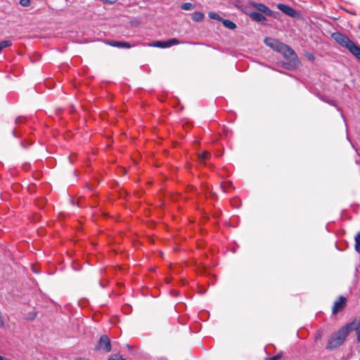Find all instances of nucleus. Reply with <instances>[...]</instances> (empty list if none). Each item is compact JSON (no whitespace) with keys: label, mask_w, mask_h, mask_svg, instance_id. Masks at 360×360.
<instances>
[{"label":"nucleus","mask_w":360,"mask_h":360,"mask_svg":"<svg viewBox=\"0 0 360 360\" xmlns=\"http://www.w3.org/2000/svg\"><path fill=\"white\" fill-rule=\"evenodd\" d=\"M250 4L255 8L258 11L262 13L267 16H272L274 12L266 5L255 1H250Z\"/></svg>","instance_id":"0eeeda50"},{"label":"nucleus","mask_w":360,"mask_h":360,"mask_svg":"<svg viewBox=\"0 0 360 360\" xmlns=\"http://www.w3.org/2000/svg\"><path fill=\"white\" fill-rule=\"evenodd\" d=\"M107 44L117 48H124L129 49L133 46L128 42L126 41H109L107 42Z\"/></svg>","instance_id":"1a4fd4ad"},{"label":"nucleus","mask_w":360,"mask_h":360,"mask_svg":"<svg viewBox=\"0 0 360 360\" xmlns=\"http://www.w3.org/2000/svg\"><path fill=\"white\" fill-rule=\"evenodd\" d=\"M204 14L200 11H195L191 15V18L195 22H201L204 19Z\"/></svg>","instance_id":"f8f14e48"},{"label":"nucleus","mask_w":360,"mask_h":360,"mask_svg":"<svg viewBox=\"0 0 360 360\" xmlns=\"http://www.w3.org/2000/svg\"><path fill=\"white\" fill-rule=\"evenodd\" d=\"M179 44H180V41L176 38L170 39L167 41V47H170L172 46Z\"/></svg>","instance_id":"6ab92c4d"},{"label":"nucleus","mask_w":360,"mask_h":360,"mask_svg":"<svg viewBox=\"0 0 360 360\" xmlns=\"http://www.w3.org/2000/svg\"><path fill=\"white\" fill-rule=\"evenodd\" d=\"M12 44L10 40H4L0 42V53L4 48L10 46Z\"/></svg>","instance_id":"f3484780"},{"label":"nucleus","mask_w":360,"mask_h":360,"mask_svg":"<svg viewBox=\"0 0 360 360\" xmlns=\"http://www.w3.org/2000/svg\"><path fill=\"white\" fill-rule=\"evenodd\" d=\"M278 8L283 12L285 14L288 15L290 17H295L296 11L288 5H285L283 4H278L277 6Z\"/></svg>","instance_id":"6e6552de"},{"label":"nucleus","mask_w":360,"mask_h":360,"mask_svg":"<svg viewBox=\"0 0 360 360\" xmlns=\"http://www.w3.org/2000/svg\"><path fill=\"white\" fill-rule=\"evenodd\" d=\"M347 328L342 326L337 333L330 336L326 345V349L333 350L341 346L348 336Z\"/></svg>","instance_id":"f03ea898"},{"label":"nucleus","mask_w":360,"mask_h":360,"mask_svg":"<svg viewBox=\"0 0 360 360\" xmlns=\"http://www.w3.org/2000/svg\"><path fill=\"white\" fill-rule=\"evenodd\" d=\"M332 38L341 46L346 48L359 61H360V46L355 44L346 34L340 32L332 34Z\"/></svg>","instance_id":"f257e3e1"},{"label":"nucleus","mask_w":360,"mask_h":360,"mask_svg":"<svg viewBox=\"0 0 360 360\" xmlns=\"http://www.w3.org/2000/svg\"><path fill=\"white\" fill-rule=\"evenodd\" d=\"M320 99L334 107H335L337 108L338 110L340 111V108L338 107L336 101H335L334 100H332V99H329L328 98H326V96H319Z\"/></svg>","instance_id":"4468645a"},{"label":"nucleus","mask_w":360,"mask_h":360,"mask_svg":"<svg viewBox=\"0 0 360 360\" xmlns=\"http://www.w3.org/2000/svg\"><path fill=\"white\" fill-rule=\"evenodd\" d=\"M75 360H89V359H86L85 357H78V358H76Z\"/></svg>","instance_id":"cd10ccee"},{"label":"nucleus","mask_w":360,"mask_h":360,"mask_svg":"<svg viewBox=\"0 0 360 360\" xmlns=\"http://www.w3.org/2000/svg\"><path fill=\"white\" fill-rule=\"evenodd\" d=\"M307 58H308L310 60H314L315 59L314 56L313 54H311V53L308 54Z\"/></svg>","instance_id":"bb28decb"},{"label":"nucleus","mask_w":360,"mask_h":360,"mask_svg":"<svg viewBox=\"0 0 360 360\" xmlns=\"http://www.w3.org/2000/svg\"><path fill=\"white\" fill-rule=\"evenodd\" d=\"M347 304V299L344 296H340L338 300L334 302L332 312L333 314H338L339 311H342Z\"/></svg>","instance_id":"423d86ee"},{"label":"nucleus","mask_w":360,"mask_h":360,"mask_svg":"<svg viewBox=\"0 0 360 360\" xmlns=\"http://www.w3.org/2000/svg\"><path fill=\"white\" fill-rule=\"evenodd\" d=\"M20 120H21V117H17L16 120H15V123L16 124L20 123Z\"/></svg>","instance_id":"c85d7f7f"},{"label":"nucleus","mask_w":360,"mask_h":360,"mask_svg":"<svg viewBox=\"0 0 360 360\" xmlns=\"http://www.w3.org/2000/svg\"><path fill=\"white\" fill-rule=\"evenodd\" d=\"M221 22L223 25L228 29L234 30L236 27V25L230 20L222 19Z\"/></svg>","instance_id":"ddd939ff"},{"label":"nucleus","mask_w":360,"mask_h":360,"mask_svg":"<svg viewBox=\"0 0 360 360\" xmlns=\"http://www.w3.org/2000/svg\"><path fill=\"white\" fill-rule=\"evenodd\" d=\"M348 330V334L351 331L356 333V342H360V318H355L352 322L344 326Z\"/></svg>","instance_id":"39448f33"},{"label":"nucleus","mask_w":360,"mask_h":360,"mask_svg":"<svg viewBox=\"0 0 360 360\" xmlns=\"http://www.w3.org/2000/svg\"><path fill=\"white\" fill-rule=\"evenodd\" d=\"M153 46L155 47L162 48V49L167 48V41H157L153 43Z\"/></svg>","instance_id":"a211bd4d"},{"label":"nucleus","mask_w":360,"mask_h":360,"mask_svg":"<svg viewBox=\"0 0 360 360\" xmlns=\"http://www.w3.org/2000/svg\"><path fill=\"white\" fill-rule=\"evenodd\" d=\"M102 1L107 4H114L117 1V0H102Z\"/></svg>","instance_id":"a878e982"},{"label":"nucleus","mask_w":360,"mask_h":360,"mask_svg":"<svg viewBox=\"0 0 360 360\" xmlns=\"http://www.w3.org/2000/svg\"><path fill=\"white\" fill-rule=\"evenodd\" d=\"M96 349L105 353H108L111 351L110 340L106 335H102L98 341Z\"/></svg>","instance_id":"20e7f679"},{"label":"nucleus","mask_w":360,"mask_h":360,"mask_svg":"<svg viewBox=\"0 0 360 360\" xmlns=\"http://www.w3.org/2000/svg\"><path fill=\"white\" fill-rule=\"evenodd\" d=\"M264 43L266 46L271 47L272 49L279 53L284 50H290V51H292V49L288 45L271 37L265 38Z\"/></svg>","instance_id":"7ed1b4c3"},{"label":"nucleus","mask_w":360,"mask_h":360,"mask_svg":"<svg viewBox=\"0 0 360 360\" xmlns=\"http://www.w3.org/2000/svg\"><path fill=\"white\" fill-rule=\"evenodd\" d=\"M358 27H359V29L360 30V24L359 25Z\"/></svg>","instance_id":"7c9ffc66"},{"label":"nucleus","mask_w":360,"mask_h":360,"mask_svg":"<svg viewBox=\"0 0 360 360\" xmlns=\"http://www.w3.org/2000/svg\"><path fill=\"white\" fill-rule=\"evenodd\" d=\"M354 240H355V245H354V248H355V250L360 253V232H358L355 237H354Z\"/></svg>","instance_id":"dca6fc26"},{"label":"nucleus","mask_w":360,"mask_h":360,"mask_svg":"<svg viewBox=\"0 0 360 360\" xmlns=\"http://www.w3.org/2000/svg\"><path fill=\"white\" fill-rule=\"evenodd\" d=\"M210 153L207 151H204L199 155V160L201 163H205V160L209 159L210 157Z\"/></svg>","instance_id":"2eb2a0df"},{"label":"nucleus","mask_w":360,"mask_h":360,"mask_svg":"<svg viewBox=\"0 0 360 360\" xmlns=\"http://www.w3.org/2000/svg\"><path fill=\"white\" fill-rule=\"evenodd\" d=\"M209 17L212 19L217 20L218 21L222 20V18L217 13H216L214 12H210Z\"/></svg>","instance_id":"412c9836"},{"label":"nucleus","mask_w":360,"mask_h":360,"mask_svg":"<svg viewBox=\"0 0 360 360\" xmlns=\"http://www.w3.org/2000/svg\"><path fill=\"white\" fill-rule=\"evenodd\" d=\"M181 9L184 11H190L194 8V5L191 3H184L181 6Z\"/></svg>","instance_id":"aec40b11"},{"label":"nucleus","mask_w":360,"mask_h":360,"mask_svg":"<svg viewBox=\"0 0 360 360\" xmlns=\"http://www.w3.org/2000/svg\"><path fill=\"white\" fill-rule=\"evenodd\" d=\"M30 4H31L30 0H20V4L22 6L27 7V6H29L30 5Z\"/></svg>","instance_id":"393cba45"},{"label":"nucleus","mask_w":360,"mask_h":360,"mask_svg":"<svg viewBox=\"0 0 360 360\" xmlns=\"http://www.w3.org/2000/svg\"><path fill=\"white\" fill-rule=\"evenodd\" d=\"M238 2H241L243 0H236Z\"/></svg>","instance_id":"c756f323"},{"label":"nucleus","mask_w":360,"mask_h":360,"mask_svg":"<svg viewBox=\"0 0 360 360\" xmlns=\"http://www.w3.org/2000/svg\"><path fill=\"white\" fill-rule=\"evenodd\" d=\"M281 358L282 353L280 352L274 356L266 358V360H280Z\"/></svg>","instance_id":"b1692460"},{"label":"nucleus","mask_w":360,"mask_h":360,"mask_svg":"<svg viewBox=\"0 0 360 360\" xmlns=\"http://www.w3.org/2000/svg\"><path fill=\"white\" fill-rule=\"evenodd\" d=\"M249 16L252 20L257 22H264L266 20V18L264 15L257 11L250 12Z\"/></svg>","instance_id":"9d476101"},{"label":"nucleus","mask_w":360,"mask_h":360,"mask_svg":"<svg viewBox=\"0 0 360 360\" xmlns=\"http://www.w3.org/2000/svg\"><path fill=\"white\" fill-rule=\"evenodd\" d=\"M231 182H223L221 184V187L224 192H226L227 188L231 186Z\"/></svg>","instance_id":"5701e85b"},{"label":"nucleus","mask_w":360,"mask_h":360,"mask_svg":"<svg viewBox=\"0 0 360 360\" xmlns=\"http://www.w3.org/2000/svg\"><path fill=\"white\" fill-rule=\"evenodd\" d=\"M280 53H282L284 57L288 59L294 60L297 58V54L293 49L292 51H290V50H284Z\"/></svg>","instance_id":"9b49d317"},{"label":"nucleus","mask_w":360,"mask_h":360,"mask_svg":"<svg viewBox=\"0 0 360 360\" xmlns=\"http://www.w3.org/2000/svg\"><path fill=\"white\" fill-rule=\"evenodd\" d=\"M108 360H126L119 354H115L110 356Z\"/></svg>","instance_id":"4be33fe9"}]
</instances>
